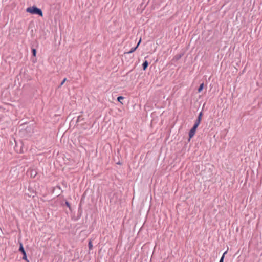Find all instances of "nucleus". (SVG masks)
<instances>
[{
  "label": "nucleus",
  "instance_id": "11",
  "mask_svg": "<svg viewBox=\"0 0 262 262\" xmlns=\"http://www.w3.org/2000/svg\"><path fill=\"white\" fill-rule=\"evenodd\" d=\"M93 247V245L92 242H89V248L90 249H92Z\"/></svg>",
  "mask_w": 262,
  "mask_h": 262
},
{
  "label": "nucleus",
  "instance_id": "10",
  "mask_svg": "<svg viewBox=\"0 0 262 262\" xmlns=\"http://www.w3.org/2000/svg\"><path fill=\"white\" fill-rule=\"evenodd\" d=\"M227 251H226V252H225L223 253V255H222V257H221V259H220V262H223V261H224V257H225V255L227 253Z\"/></svg>",
  "mask_w": 262,
  "mask_h": 262
},
{
  "label": "nucleus",
  "instance_id": "3",
  "mask_svg": "<svg viewBox=\"0 0 262 262\" xmlns=\"http://www.w3.org/2000/svg\"><path fill=\"white\" fill-rule=\"evenodd\" d=\"M202 113L201 112L199 114L198 119L196 120L194 125H197V126H199V125L201 122V119H202Z\"/></svg>",
  "mask_w": 262,
  "mask_h": 262
},
{
  "label": "nucleus",
  "instance_id": "15",
  "mask_svg": "<svg viewBox=\"0 0 262 262\" xmlns=\"http://www.w3.org/2000/svg\"><path fill=\"white\" fill-rule=\"evenodd\" d=\"M66 79L65 78V79L63 80V81L61 82V85H62V84L64 83V82L66 81Z\"/></svg>",
  "mask_w": 262,
  "mask_h": 262
},
{
  "label": "nucleus",
  "instance_id": "4",
  "mask_svg": "<svg viewBox=\"0 0 262 262\" xmlns=\"http://www.w3.org/2000/svg\"><path fill=\"white\" fill-rule=\"evenodd\" d=\"M143 70H146V69L147 68L148 66V63L147 61H145L143 63Z\"/></svg>",
  "mask_w": 262,
  "mask_h": 262
},
{
  "label": "nucleus",
  "instance_id": "8",
  "mask_svg": "<svg viewBox=\"0 0 262 262\" xmlns=\"http://www.w3.org/2000/svg\"><path fill=\"white\" fill-rule=\"evenodd\" d=\"M203 88H204V84H203V83H202V84L200 85V86H199V89H198V92H200L201 91H202V90L203 89Z\"/></svg>",
  "mask_w": 262,
  "mask_h": 262
},
{
  "label": "nucleus",
  "instance_id": "2",
  "mask_svg": "<svg viewBox=\"0 0 262 262\" xmlns=\"http://www.w3.org/2000/svg\"><path fill=\"white\" fill-rule=\"evenodd\" d=\"M198 127V126H197V125H194L193 127L190 130L189 133V141H190V139L194 136Z\"/></svg>",
  "mask_w": 262,
  "mask_h": 262
},
{
  "label": "nucleus",
  "instance_id": "1",
  "mask_svg": "<svg viewBox=\"0 0 262 262\" xmlns=\"http://www.w3.org/2000/svg\"><path fill=\"white\" fill-rule=\"evenodd\" d=\"M27 12L31 14H37L40 16H42L43 14L41 9L37 8L35 6H32L28 7L26 9Z\"/></svg>",
  "mask_w": 262,
  "mask_h": 262
},
{
  "label": "nucleus",
  "instance_id": "6",
  "mask_svg": "<svg viewBox=\"0 0 262 262\" xmlns=\"http://www.w3.org/2000/svg\"><path fill=\"white\" fill-rule=\"evenodd\" d=\"M124 97H122V96H119L118 98H117V100L120 103H121L122 104H123V103L122 102V100L124 99Z\"/></svg>",
  "mask_w": 262,
  "mask_h": 262
},
{
  "label": "nucleus",
  "instance_id": "14",
  "mask_svg": "<svg viewBox=\"0 0 262 262\" xmlns=\"http://www.w3.org/2000/svg\"><path fill=\"white\" fill-rule=\"evenodd\" d=\"M66 205H67V206L68 207H70V204H69V203L68 202H67L66 203Z\"/></svg>",
  "mask_w": 262,
  "mask_h": 262
},
{
  "label": "nucleus",
  "instance_id": "7",
  "mask_svg": "<svg viewBox=\"0 0 262 262\" xmlns=\"http://www.w3.org/2000/svg\"><path fill=\"white\" fill-rule=\"evenodd\" d=\"M137 49V47H136L135 48H133L131 49V50L129 52H127V54H130V53L134 52V51H135Z\"/></svg>",
  "mask_w": 262,
  "mask_h": 262
},
{
  "label": "nucleus",
  "instance_id": "12",
  "mask_svg": "<svg viewBox=\"0 0 262 262\" xmlns=\"http://www.w3.org/2000/svg\"><path fill=\"white\" fill-rule=\"evenodd\" d=\"M32 53H33V55L34 56H36V50L33 49L32 50Z\"/></svg>",
  "mask_w": 262,
  "mask_h": 262
},
{
  "label": "nucleus",
  "instance_id": "5",
  "mask_svg": "<svg viewBox=\"0 0 262 262\" xmlns=\"http://www.w3.org/2000/svg\"><path fill=\"white\" fill-rule=\"evenodd\" d=\"M19 250L23 253V252H25L23 244L21 243H20V247Z\"/></svg>",
  "mask_w": 262,
  "mask_h": 262
},
{
  "label": "nucleus",
  "instance_id": "13",
  "mask_svg": "<svg viewBox=\"0 0 262 262\" xmlns=\"http://www.w3.org/2000/svg\"><path fill=\"white\" fill-rule=\"evenodd\" d=\"M141 41V38H140V39L139 41L138 42V44H137V46H136V47H137V48H138V46H139V45H140V43Z\"/></svg>",
  "mask_w": 262,
  "mask_h": 262
},
{
  "label": "nucleus",
  "instance_id": "9",
  "mask_svg": "<svg viewBox=\"0 0 262 262\" xmlns=\"http://www.w3.org/2000/svg\"><path fill=\"white\" fill-rule=\"evenodd\" d=\"M23 259L24 260H26V261H28V260L27 259V255H26V252H23Z\"/></svg>",
  "mask_w": 262,
  "mask_h": 262
}]
</instances>
